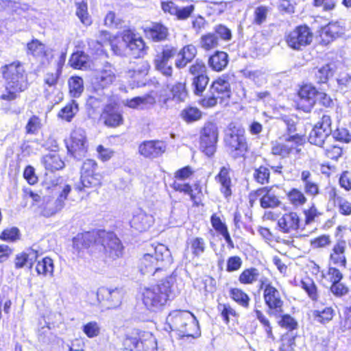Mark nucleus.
Segmentation results:
<instances>
[{
  "instance_id": "nucleus-1",
  "label": "nucleus",
  "mask_w": 351,
  "mask_h": 351,
  "mask_svg": "<svg viewBox=\"0 0 351 351\" xmlns=\"http://www.w3.org/2000/svg\"><path fill=\"white\" fill-rule=\"evenodd\" d=\"M1 71L6 86L5 93L0 97L9 101L15 100L29 86L27 73L24 66L16 60L2 66Z\"/></svg>"
},
{
  "instance_id": "nucleus-2",
  "label": "nucleus",
  "mask_w": 351,
  "mask_h": 351,
  "mask_svg": "<svg viewBox=\"0 0 351 351\" xmlns=\"http://www.w3.org/2000/svg\"><path fill=\"white\" fill-rule=\"evenodd\" d=\"M173 263L169 248L160 243L152 245V252L143 255L140 260L139 270L142 274H155L166 270Z\"/></svg>"
},
{
  "instance_id": "nucleus-3",
  "label": "nucleus",
  "mask_w": 351,
  "mask_h": 351,
  "mask_svg": "<svg viewBox=\"0 0 351 351\" xmlns=\"http://www.w3.org/2000/svg\"><path fill=\"white\" fill-rule=\"evenodd\" d=\"M166 324L171 330L178 332L181 337L196 338L201 334L197 318L188 311H171L166 318Z\"/></svg>"
},
{
  "instance_id": "nucleus-4",
  "label": "nucleus",
  "mask_w": 351,
  "mask_h": 351,
  "mask_svg": "<svg viewBox=\"0 0 351 351\" xmlns=\"http://www.w3.org/2000/svg\"><path fill=\"white\" fill-rule=\"evenodd\" d=\"M171 279L161 280L157 285L145 288L143 291V302L150 311L157 312L162 309L173 298Z\"/></svg>"
},
{
  "instance_id": "nucleus-5",
  "label": "nucleus",
  "mask_w": 351,
  "mask_h": 351,
  "mask_svg": "<svg viewBox=\"0 0 351 351\" xmlns=\"http://www.w3.org/2000/svg\"><path fill=\"white\" fill-rule=\"evenodd\" d=\"M97 168V162L92 159H87L83 162L80 181L75 185L76 191L86 193L88 189L101 185L102 177L101 174L96 173Z\"/></svg>"
},
{
  "instance_id": "nucleus-6",
  "label": "nucleus",
  "mask_w": 351,
  "mask_h": 351,
  "mask_svg": "<svg viewBox=\"0 0 351 351\" xmlns=\"http://www.w3.org/2000/svg\"><path fill=\"white\" fill-rule=\"evenodd\" d=\"M123 346L130 351H154L156 341L151 332L139 331L132 336L126 337Z\"/></svg>"
},
{
  "instance_id": "nucleus-7",
  "label": "nucleus",
  "mask_w": 351,
  "mask_h": 351,
  "mask_svg": "<svg viewBox=\"0 0 351 351\" xmlns=\"http://www.w3.org/2000/svg\"><path fill=\"white\" fill-rule=\"evenodd\" d=\"M224 142L230 154L235 158L244 156L247 151L246 139L242 130L229 129L226 133Z\"/></svg>"
},
{
  "instance_id": "nucleus-8",
  "label": "nucleus",
  "mask_w": 351,
  "mask_h": 351,
  "mask_svg": "<svg viewBox=\"0 0 351 351\" xmlns=\"http://www.w3.org/2000/svg\"><path fill=\"white\" fill-rule=\"evenodd\" d=\"M54 190L58 193V196L55 200H47L43 206L41 214L44 217H51L64 208L65 200L71 191V187L66 184H60L56 185Z\"/></svg>"
},
{
  "instance_id": "nucleus-9",
  "label": "nucleus",
  "mask_w": 351,
  "mask_h": 351,
  "mask_svg": "<svg viewBox=\"0 0 351 351\" xmlns=\"http://www.w3.org/2000/svg\"><path fill=\"white\" fill-rule=\"evenodd\" d=\"M218 130L213 123H205L200 132V149L207 156L211 157L216 152Z\"/></svg>"
},
{
  "instance_id": "nucleus-10",
  "label": "nucleus",
  "mask_w": 351,
  "mask_h": 351,
  "mask_svg": "<svg viewBox=\"0 0 351 351\" xmlns=\"http://www.w3.org/2000/svg\"><path fill=\"white\" fill-rule=\"evenodd\" d=\"M98 243L106 256L116 259L123 254V245L119 239L113 232L101 231L98 234Z\"/></svg>"
},
{
  "instance_id": "nucleus-11",
  "label": "nucleus",
  "mask_w": 351,
  "mask_h": 351,
  "mask_svg": "<svg viewBox=\"0 0 351 351\" xmlns=\"http://www.w3.org/2000/svg\"><path fill=\"white\" fill-rule=\"evenodd\" d=\"M313 40V33L306 25H299L286 36L289 47L295 50H302Z\"/></svg>"
},
{
  "instance_id": "nucleus-12",
  "label": "nucleus",
  "mask_w": 351,
  "mask_h": 351,
  "mask_svg": "<svg viewBox=\"0 0 351 351\" xmlns=\"http://www.w3.org/2000/svg\"><path fill=\"white\" fill-rule=\"evenodd\" d=\"M167 88H169V92L164 89L160 90L158 95V102L162 108H167L172 101L176 102L184 101L187 97L188 93L184 83L177 82L171 87L167 85Z\"/></svg>"
},
{
  "instance_id": "nucleus-13",
  "label": "nucleus",
  "mask_w": 351,
  "mask_h": 351,
  "mask_svg": "<svg viewBox=\"0 0 351 351\" xmlns=\"http://www.w3.org/2000/svg\"><path fill=\"white\" fill-rule=\"evenodd\" d=\"M177 53V48L171 45H165L162 51L158 52L154 60L156 71L165 77H171L173 73L172 64L170 60Z\"/></svg>"
},
{
  "instance_id": "nucleus-14",
  "label": "nucleus",
  "mask_w": 351,
  "mask_h": 351,
  "mask_svg": "<svg viewBox=\"0 0 351 351\" xmlns=\"http://www.w3.org/2000/svg\"><path fill=\"white\" fill-rule=\"evenodd\" d=\"M68 152L77 160L85 156L88 150L86 132L82 128L75 129L71 134V141L67 143Z\"/></svg>"
},
{
  "instance_id": "nucleus-15",
  "label": "nucleus",
  "mask_w": 351,
  "mask_h": 351,
  "mask_svg": "<svg viewBox=\"0 0 351 351\" xmlns=\"http://www.w3.org/2000/svg\"><path fill=\"white\" fill-rule=\"evenodd\" d=\"M285 142L276 143L271 148L274 155L280 156L282 158L288 157L291 154H298L301 149L299 146L302 144V136L299 134L291 136H284Z\"/></svg>"
},
{
  "instance_id": "nucleus-16",
  "label": "nucleus",
  "mask_w": 351,
  "mask_h": 351,
  "mask_svg": "<svg viewBox=\"0 0 351 351\" xmlns=\"http://www.w3.org/2000/svg\"><path fill=\"white\" fill-rule=\"evenodd\" d=\"M263 298L270 315L278 317L283 313L284 302L280 291L272 285H267L263 291Z\"/></svg>"
},
{
  "instance_id": "nucleus-17",
  "label": "nucleus",
  "mask_w": 351,
  "mask_h": 351,
  "mask_svg": "<svg viewBox=\"0 0 351 351\" xmlns=\"http://www.w3.org/2000/svg\"><path fill=\"white\" fill-rule=\"evenodd\" d=\"M114 68L108 62H106L95 75L93 81V88L95 92H104L108 88L116 78Z\"/></svg>"
},
{
  "instance_id": "nucleus-18",
  "label": "nucleus",
  "mask_w": 351,
  "mask_h": 351,
  "mask_svg": "<svg viewBox=\"0 0 351 351\" xmlns=\"http://www.w3.org/2000/svg\"><path fill=\"white\" fill-rule=\"evenodd\" d=\"M123 291L121 289H110L102 287L97 290V300L101 305L108 309L117 308L122 301Z\"/></svg>"
},
{
  "instance_id": "nucleus-19",
  "label": "nucleus",
  "mask_w": 351,
  "mask_h": 351,
  "mask_svg": "<svg viewBox=\"0 0 351 351\" xmlns=\"http://www.w3.org/2000/svg\"><path fill=\"white\" fill-rule=\"evenodd\" d=\"M317 90L311 84H303L298 91V108L310 112L315 104Z\"/></svg>"
},
{
  "instance_id": "nucleus-20",
  "label": "nucleus",
  "mask_w": 351,
  "mask_h": 351,
  "mask_svg": "<svg viewBox=\"0 0 351 351\" xmlns=\"http://www.w3.org/2000/svg\"><path fill=\"white\" fill-rule=\"evenodd\" d=\"M123 42L125 48L130 51V54L134 58H140L144 54L145 45L143 40L141 37H136L131 30L123 32Z\"/></svg>"
},
{
  "instance_id": "nucleus-21",
  "label": "nucleus",
  "mask_w": 351,
  "mask_h": 351,
  "mask_svg": "<svg viewBox=\"0 0 351 351\" xmlns=\"http://www.w3.org/2000/svg\"><path fill=\"white\" fill-rule=\"evenodd\" d=\"M257 197H260V205L263 208H274L280 206L282 202L273 187H262L254 192Z\"/></svg>"
},
{
  "instance_id": "nucleus-22",
  "label": "nucleus",
  "mask_w": 351,
  "mask_h": 351,
  "mask_svg": "<svg viewBox=\"0 0 351 351\" xmlns=\"http://www.w3.org/2000/svg\"><path fill=\"white\" fill-rule=\"evenodd\" d=\"M167 145L162 141H147L139 145V153L145 158H154L165 152Z\"/></svg>"
},
{
  "instance_id": "nucleus-23",
  "label": "nucleus",
  "mask_w": 351,
  "mask_h": 351,
  "mask_svg": "<svg viewBox=\"0 0 351 351\" xmlns=\"http://www.w3.org/2000/svg\"><path fill=\"white\" fill-rule=\"evenodd\" d=\"M26 52L27 55H32L43 65L49 62V51L37 39H33L27 44Z\"/></svg>"
},
{
  "instance_id": "nucleus-24",
  "label": "nucleus",
  "mask_w": 351,
  "mask_h": 351,
  "mask_svg": "<svg viewBox=\"0 0 351 351\" xmlns=\"http://www.w3.org/2000/svg\"><path fill=\"white\" fill-rule=\"evenodd\" d=\"M101 117L108 127L117 128L123 123L121 112L112 104H108L104 107Z\"/></svg>"
},
{
  "instance_id": "nucleus-25",
  "label": "nucleus",
  "mask_w": 351,
  "mask_h": 351,
  "mask_svg": "<svg viewBox=\"0 0 351 351\" xmlns=\"http://www.w3.org/2000/svg\"><path fill=\"white\" fill-rule=\"evenodd\" d=\"M230 77L227 75H223L214 81L210 88L211 94H216L220 99L229 98L230 97L231 90L230 84Z\"/></svg>"
},
{
  "instance_id": "nucleus-26",
  "label": "nucleus",
  "mask_w": 351,
  "mask_h": 351,
  "mask_svg": "<svg viewBox=\"0 0 351 351\" xmlns=\"http://www.w3.org/2000/svg\"><path fill=\"white\" fill-rule=\"evenodd\" d=\"M176 54L175 66L178 69H183L195 58L197 55V49L193 45H187L179 51H177Z\"/></svg>"
},
{
  "instance_id": "nucleus-27",
  "label": "nucleus",
  "mask_w": 351,
  "mask_h": 351,
  "mask_svg": "<svg viewBox=\"0 0 351 351\" xmlns=\"http://www.w3.org/2000/svg\"><path fill=\"white\" fill-rule=\"evenodd\" d=\"M153 223L152 215L147 214L141 210L136 211L130 221L131 227L140 232L148 230Z\"/></svg>"
},
{
  "instance_id": "nucleus-28",
  "label": "nucleus",
  "mask_w": 351,
  "mask_h": 351,
  "mask_svg": "<svg viewBox=\"0 0 351 351\" xmlns=\"http://www.w3.org/2000/svg\"><path fill=\"white\" fill-rule=\"evenodd\" d=\"M98 234L94 232H86L77 234L73 239V247L81 250L84 248H88L93 244L99 245Z\"/></svg>"
},
{
  "instance_id": "nucleus-29",
  "label": "nucleus",
  "mask_w": 351,
  "mask_h": 351,
  "mask_svg": "<svg viewBox=\"0 0 351 351\" xmlns=\"http://www.w3.org/2000/svg\"><path fill=\"white\" fill-rule=\"evenodd\" d=\"M299 223L300 218L298 214L294 212L285 213L278 221L280 230L285 233L296 230L299 228Z\"/></svg>"
},
{
  "instance_id": "nucleus-30",
  "label": "nucleus",
  "mask_w": 351,
  "mask_h": 351,
  "mask_svg": "<svg viewBox=\"0 0 351 351\" xmlns=\"http://www.w3.org/2000/svg\"><path fill=\"white\" fill-rule=\"evenodd\" d=\"M346 248V241L343 240L338 241L333 246L330 255V261L331 263L338 267H346V258L345 251Z\"/></svg>"
},
{
  "instance_id": "nucleus-31",
  "label": "nucleus",
  "mask_w": 351,
  "mask_h": 351,
  "mask_svg": "<svg viewBox=\"0 0 351 351\" xmlns=\"http://www.w3.org/2000/svg\"><path fill=\"white\" fill-rule=\"evenodd\" d=\"M230 169L229 167H222L215 180L220 184V191L226 197L232 195V181L230 177Z\"/></svg>"
},
{
  "instance_id": "nucleus-32",
  "label": "nucleus",
  "mask_w": 351,
  "mask_h": 351,
  "mask_svg": "<svg viewBox=\"0 0 351 351\" xmlns=\"http://www.w3.org/2000/svg\"><path fill=\"white\" fill-rule=\"evenodd\" d=\"M229 56L227 53L222 51H216L211 55L208 60L209 67L215 71H221L227 66Z\"/></svg>"
},
{
  "instance_id": "nucleus-33",
  "label": "nucleus",
  "mask_w": 351,
  "mask_h": 351,
  "mask_svg": "<svg viewBox=\"0 0 351 351\" xmlns=\"http://www.w3.org/2000/svg\"><path fill=\"white\" fill-rule=\"evenodd\" d=\"M145 33L147 38L155 42L166 39L168 35L167 28L161 23H154L145 28Z\"/></svg>"
},
{
  "instance_id": "nucleus-34",
  "label": "nucleus",
  "mask_w": 351,
  "mask_h": 351,
  "mask_svg": "<svg viewBox=\"0 0 351 351\" xmlns=\"http://www.w3.org/2000/svg\"><path fill=\"white\" fill-rule=\"evenodd\" d=\"M334 71V64L328 63L313 69L312 73L314 75V78L317 83L325 84L328 81L329 78L333 75Z\"/></svg>"
},
{
  "instance_id": "nucleus-35",
  "label": "nucleus",
  "mask_w": 351,
  "mask_h": 351,
  "mask_svg": "<svg viewBox=\"0 0 351 351\" xmlns=\"http://www.w3.org/2000/svg\"><path fill=\"white\" fill-rule=\"evenodd\" d=\"M300 178L303 183L304 191L308 195L315 197L319 193V186L313 180V175L309 171H302Z\"/></svg>"
},
{
  "instance_id": "nucleus-36",
  "label": "nucleus",
  "mask_w": 351,
  "mask_h": 351,
  "mask_svg": "<svg viewBox=\"0 0 351 351\" xmlns=\"http://www.w3.org/2000/svg\"><path fill=\"white\" fill-rule=\"evenodd\" d=\"M42 163L45 168L50 171L62 169L64 163L57 154H49L42 158Z\"/></svg>"
},
{
  "instance_id": "nucleus-37",
  "label": "nucleus",
  "mask_w": 351,
  "mask_h": 351,
  "mask_svg": "<svg viewBox=\"0 0 351 351\" xmlns=\"http://www.w3.org/2000/svg\"><path fill=\"white\" fill-rule=\"evenodd\" d=\"M344 28L339 21L330 22L322 29L321 36L334 39L343 34Z\"/></svg>"
},
{
  "instance_id": "nucleus-38",
  "label": "nucleus",
  "mask_w": 351,
  "mask_h": 351,
  "mask_svg": "<svg viewBox=\"0 0 351 351\" xmlns=\"http://www.w3.org/2000/svg\"><path fill=\"white\" fill-rule=\"evenodd\" d=\"M69 93L73 98L80 97L84 89V80L81 77L72 76L68 80Z\"/></svg>"
},
{
  "instance_id": "nucleus-39",
  "label": "nucleus",
  "mask_w": 351,
  "mask_h": 351,
  "mask_svg": "<svg viewBox=\"0 0 351 351\" xmlns=\"http://www.w3.org/2000/svg\"><path fill=\"white\" fill-rule=\"evenodd\" d=\"M156 103V99L151 95L143 97H136L127 100L126 106L130 108H136L138 107L147 108Z\"/></svg>"
},
{
  "instance_id": "nucleus-40",
  "label": "nucleus",
  "mask_w": 351,
  "mask_h": 351,
  "mask_svg": "<svg viewBox=\"0 0 351 351\" xmlns=\"http://www.w3.org/2000/svg\"><path fill=\"white\" fill-rule=\"evenodd\" d=\"M252 178L256 183L264 185L269 182L270 169L269 167L261 165L253 169Z\"/></svg>"
},
{
  "instance_id": "nucleus-41",
  "label": "nucleus",
  "mask_w": 351,
  "mask_h": 351,
  "mask_svg": "<svg viewBox=\"0 0 351 351\" xmlns=\"http://www.w3.org/2000/svg\"><path fill=\"white\" fill-rule=\"evenodd\" d=\"M78 110V104L73 99L59 111L58 116L59 118L70 122Z\"/></svg>"
},
{
  "instance_id": "nucleus-42",
  "label": "nucleus",
  "mask_w": 351,
  "mask_h": 351,
  "mask_svg": "<svg viewBox=\"0 0 351 351\" xmlns=\"http://www.w3.org/2000/svg\"><path fill=\"white\" fill-rule=\"evenodd\" d=\"M88 56L82 51H77L72 54L69 63L74 69H86L88 66Z\"/></svg>"
},
{
  "instance_id": "nucleus-43",
  "label": "nucleus",
  "mask_w": 351,
  "mask_h": 351,
  "mask_svg": "<svg viewBox=\"0 0 351 351\" xmlns=\"http://www.w3.org/2000/svg\"><path fill=\"white\" fill-rule=\"evenodd\" d=\"M330 135L329 134H326L324 130L314 126L308 135V142L311 144L323 147Z\"/></svg>"
},
{
  "instance_id": "nucleus-44",
  "label": "nucleus",
  "mask_w": 351,
  "mask_h": 351,
  "mask_svg": "<svg viewBox=\"0 0 351 351\" xmlns=\"http://www.w3.org/2000/svg\"><path fill=\"white\" fill-rule=\"evenodd\" d=\"M100 36L104 37L105 39L104 43L106 45H110L114 54L118 56H121L123 54V48L125 47L124 43L123 42V39L121 41H119L117 39L111 40L110 34L106 31H101L100 32Z\"/></svg>"
},
{
  "instance_id": "nucleus-45",
  "label": "nucleus",
  "mask_w": 351,
  "mask_h": 351,
  "mask_svg": "<svg viewBox=\"0 0 351 351\" xmlns=\"http://www.w3.org/2000/svg\"><path fill=\"white\" fill-rule=\"evenodd\" d=\"M53 269L54 265L53 260L49 257L43 258L40 261L38 262L36 267L37 274L43 276L49 275L52 276Z\"/></svg>"
},
{
  "instance_id": "nucleus-46",
  "label": "nucleus",
  "mask_w": 351,
  "mask_h": 351,
  "mask_svg": "<svg viewBox=\"0 0 351 351\" xmlns=\"http://www.w3.org/2000/svg\"><path fill=\"white\" fill-rule=\"evenodd\" d=\"M199 43L204 49L210 50L219 45V40L214 32H210L202 36Z\"/></svg>"
},
{
  "instance_id": "nucleus-47",
  "label": "nucleus",
  "mask_w": 351,
  "mask_h": 351,
  "mask_svg": "<svg viewBox=\"0 0 351 351\" xmlns=\"http://www.w3.org/2000/svg\"><path fill=\"white\" fill-rule=\"evenodd\" d=\"M230 295L232 300L244 308L249 306L250 297L243 291L238 288H232Z\"/></svg>"
},
{
  "instance_id": "nucleus-48",
  "label": "nucleus",
  "mask_w": 351,
  "mask_h": 351,
  "mask_svg": "<svg viewBox=\"0 0 351 351\" xmlns=\"http://www.w3.org/2000/svg\"><path fill=\"white\" fill-rule=\"evenodd\" d=\"M296 336L297 332H287L284 334L281 337L280 350L293 351L295 346V339Z\"/></svg>"
},
{
  "instance_id": "nucleus-49",
  "label": "nucleus",
  "mask_w": 351,
  "mask_h": 351,
  "mask_svg": "<svg viewBox=\"0 0 351 351\" xmlns=\"http://www.w3.org/2000/svg\"><path fill=\"white\" fill-rule=\"evenodd\" d=\"M334 314L332 307H325L322 310H315L313 312L315 320L320 323L328 322L332 319Z\"/></svg>"
},
{
  "instance_id": "nucleus-50",
  "label": "nucleus",
  "mask_w": 351,
  "mask_h": 351,
  "mask_svg": "<svg viewBox=\"0 0 351 351\" xmlns=\"http://www.w3.org/2000/svg\"><path fill=\"white\" fill-rule=\"evenodd\" d=\"M43 127V123L40 117L36 115H32L27 121L25 125V132L28 134L36 135Z\"/></svg>"
},
{
  "instance_id": "nucleus-51",
  "label": "nucleus",
  "mask_w": 351,
  "mask_h": 351,
  "mask_svg": "<svg viewBox=\"0 0 351 351\" xmlns=\"http://www.w3.org/2000/svg\"><path fill=\"white\" fill-rule=\"evenodd\" d=\"M182 118L187 123H191L200 119L202 112L197 108L189 106L181 112Z\"/></svg>"
},
{
  "instance_id": "nucleus-52",
  "label": "nucleus",
  "mask_w": 351,
  "mask_h": 351,
  "mask_svg": "<svg viewBox=\"0 0 351 351\" xmlns=\"http://www.w3.org/2000/svg\"><path fill=\"white\" fill-rule=\"evenodd\" d=\"M258 270L256 268L251 267L243 271L239 276V280L242 284H252L258 280Z\"/></svg>"
},
{
  "instance_id": "nucleus-53",
  "label": "nucleus",
  "mask_w": 351,
  "mask_h": 351,
  "mask_svg": "<svg viewBox=\"0 0 351 351\" xmlns=\"http://www.w3.org/2000/svg\"><path fill=\"white\" fill-rule=\"evenodd\" d=\"M302 289L306 292L308 297L313 301H316L318 299L317 287L314 281L307 278L301 281Z\"/></svg>"
},
{
  "instance_id": "nucleus-54",
  "label": "nucleus",
  "mask_w": 351,
  "mask_h": 351,
  "mask_svg": "<svg viewBox=\"0 0 351 351\" xmlns=\"http://www.w3.org/2000/svg\"><path fill=\"white\" fill-rule=\"evenodd\" d=\"M209 78L206 74L195 76L193 79L192 83L194 93L197 95L202 94L205 90Z\"/></svg>"
},
{
  "instance_id": "nucleus-55",
  "label": "nucleus",
  "mask_w": 351,
  "mask_h": 351,
  "mask_svg": "<svg viewBox=\"0 0 351 351\" xmlns=\"http://www.w3.org/2000/svg\"><path fill=\"white\" fill-rule=\"evenodd\" d=\"M278 317H280L278 324L281 327L287 329L289 330L288 332H296L295 330L297 329L298 325L293 317L288 314L282 315V313Z\"/></svg>"
},
{
  "instance_id": "nucleus-56",
  "label": "nucleus",
  "mask_w": 351,
  "mask_h": 351,
  "mask_svg": "<svg viewBox=\"0 0 351 351\" xmlns=\"http://www.w3.org/2000/svg\"><path fill=\"white\" fill-rule=\"evenodd\" d=\"M287 196L291 203L294 206H302L307 201L304 193L298 189H292Z\"/></svg>"
},
{
  "instance_id": "nucleus-57",
  "label": "nucleus",
  "mask_w": 351,
  "mask_h": 351,
  "mask_svg": "<svg viewBox=\"0 0 351 351\" xmlns=\"http://www.w3.org/2000/svg\"><path fill=\"white\" fill-rule=\"evenodd\" d=\"M189 243L191 245L192 253L195 256H199L204 252L206 249V243L203 238H193L190 240Z\"/></svg>"
},
{
  "instance_id": "nucleus-58",
  "label": "nucleus",
  "mask_w": 351,
  "mask_h": 351,
  "mask_svg": "<svg viewBox=\"0 0 351 351\" xmlns=\"http://www.w3.org/2000/svg\"><path fill=\"white\" fill-rule=\"evenodd\" d=\"M171 187L176 191L182 192L190 196L191 200L196 203V197L193 193L191 186L188 183H181L179 181L175 180Z\"/></svg>"
},
{
  "instance_id": "nucleus-59",
  "label": "nucleus",
  "mask_w": 351,
  "mask_h": 351,
  "mask_svg": "<svg viewBox=\"0 0 351 351\" xmlns=\"http://www.w3.org/2000/svg\"><path fill=\"white\" fill-rule=\"evenodd\" d=\"M214 33L221 40L228 42L232 39V31L226 25L222 24L217 25L214 27Z\"/></svg>"
},
{
  "instance_id": "nucleus-60",
  "label": "nucleus",
  "mask_w": 351,
  "mask_h": 351,
  "mask_svg": "<svg viewBox=\"0 0 351 351\" xmlns=\"http://www.w3.org/2000/svg\"><path fill=\"white\" fill-rule=\"evenodd\" d=\"M281 120L285 124L287 127V132L288 133V136H291L293 134H295L297 131V123L298 118L293 115H285L281 117Z\"/></svg>"
},
{
  "instance_id": "nucleus-61",
  "label": "nucleus",
  "mask_w": 351,
  "mask_h": 351,
  "mask_svg": "<svg viewBox=\"0 0 351 351\" xmlns=\"http://www.w3.org/2000/svg\"><path fill=\"white\" fill-rule=\"evenodd\" d=\"M20 231L16 227L5 229L0 234V239L5 241H15L19 239Z\"/></svg>"
},
{
  "instance_id": "nucleus-62",
  "label": "nucleus",
  "mask_w": 351,
  "mask_h": 351,
  "mask_svg": "<svg viewBox=\"0 0 351 351\" xmlns=\"http://www.w3.org/2000/svg\"><path fill=\"white\" fill-rule=\"evenodd\" d=\"M269 11V8L267 6L260 5L256 8L254 13V23L260 25L265 22Z\"/></svg>"
},
{
  "instance_id": "nucleus-63",
  "label": "nucleus",
  "mask_w": 351,
  "mask_h": 351,
  "mask_svg": "<svg viewBox=\"0 0 351 351\" xmlns=\"http://www.w3.org/2000/svg\"><path fill=\"white\" fill-rule=\"evenodd\" d=\"M324 278L335 284V282H340L343 278L342 273L337 268L330 267L326 274H322Z\"/></svg>"
},
{
  "instance_id": "nucleus-64",
  "label": "nucleus",
  "mask_w": 351,
  "mask_h": 351,
  "mask_svg": "<svg viewBox=\"0 0 351 351\" xmlns=\"http://www.w3.org/2000/svg\"><path fill=\"white\" fill-rule=\"evenodd\" d=\"M217 309L221 312V317L226 324H228L230 322L229 317L237 316L236 311L230 306L228 304H221L219 303L217 306Z\"/></svg>"
}]
</instances>
